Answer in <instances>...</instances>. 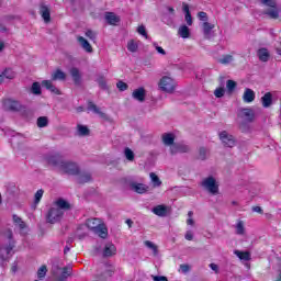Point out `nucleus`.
<instances>
[{
	"label": "nucleus",
	"instance_id": "1",
	"mask_svg": "<svg viewBox=\"0 0 281 281\" xmlns=\"http://www.w3.org/2000/svg\"><path fill=\"white\" fill-rule=\"evenodd\" d=\"M16 247V241L14 240V235L12 231L7 229L1 233L0 237V260H8L12 258V252Z\"/></svg>",
	"mask_w": 281,
	"mask_h": 281
},
{
	"label": "nucleus",
	"instance_id": "2",
	"mask_svg": "<svg viewBox=\"0 0 281 281\" xmlns=\"http://www.w3.org/2000/svg\"><path fill=\"white\" fill-rule=\"evenodd\" d=\"M86 226L88 229H91L93 234H97L100 238H106L109 236V229H106V226L104 223H102V220L100 218H89L86 221Z\"/></svg>",
	"mask_w": 281,
	"mask_h": 281
},
{
	"label": "nucleus",
	"instance_id": "3",
	"mask_svg": "<svg viewBox=\"0 0 281 281\" xmlns=\"http://www.w3.org/2000/svg\"><path fill=\"white\" fill-rule=\"evenodd\" d=\"M202 188L210 192V194H218V182H216L215 177H207L201 182Z\"/></svg>",
	"mask_w": 281,
	"mask_h": 281
},
{
	"label": "nucleus",
	"instance_id": "4",
	"mask_svg": "<svg viewBox=\"0 0 281 281\" xmlns=\"http://www.w3.org/2000/svg\"><path fill=\"white\" fill-rule=\"evenodd\" d=\"M59 170L60 172H64V175H80V167H78V164L74 161L64 160V164L61 165V168Z\"/></svg>",
	"mask_w": 281,
	"mask_h": 281
},
{
	"label": "nucleus",
	"instance_id": "5",
	"mask_svg": "<svg viewBox=\"0 0 281 281\" xmlns=\"http://www.w3.org/2000/svg\"><path fill=\"white\" fill-rule=\"evenodd\" d=\"M65 214L60 212L56 206H53L48 210V213L46 215L47 223H50L54 225V223H58L60 218H63Z\"/></svg>",
	"mask_w": 281,
	"mask_h": 281
},
{
	"label": "nucleus",
	"instance_id": "6",
	"mask_svg": "<svg viewBox=\"0 0 281 281\" xmlns=\"http://www.w3.org/2000/svg\"><path fill=\"white\" fill-rule=\"evenodd\" d=\"M159 87L161 91L172 93V91H175V80L168 76H165L160 79Z\"/></svg>",
	"mask_w": 281,
	"mask_h": 281
},
{
	"label": "nucleus",
	"instance_id": "7",
	"mask_svg": "<svg viewBox=\"0 0 281 281\" xmlns=\"http://www.w3.org/2000/svg\"><path fill=\"white\" fill-rule=\"evenodd\" d=\"M220 139L226 148H234V146H236V138L232 134L227 133V131L220 133Z\"/></svg>",
	"mask_w": 281,
	"mask_h": 281
},
{
	"label": "nucleus",
	"instance_id": "8",
	"mask_svg": "<svg viewBox=\"0 0 281 281\" xmlns=\"http://www.w3.org/2000/svg\"><path fill=\"white\" fill-rule=\"evenodd\" d=\"M237 117H240L246 122H254L256 114L254 113V110L250 108H241L238 110Z\"/></svg>",
	"mask_w": 281,
	"mask_h": 281
},
{
	"label": "nucleus",
	"instance_id": "9",
	"mask_svg": "<svg viewBox=\"0 0 281 281\" xmlns=\"http://www.w3.org/2000/svg\"><path fill=\"white\" fill-rule=\"evenodd\" d=\"M46 161L47 164H49V166H54V168H58V170H60V168H63V164H65L63 156L58 154L47 156Z\"/></svg>",
	"mask_w": 281,
	"mask_h": 281
},
{
	"label": "nucleus",
	"instance_id": "10",
	"mask_svg": "<svg viewBox=\"0 0 281 281\" xmlns=\"http://www.w3.org/2000/svg\"><path fill=\"white\" fill-rule=\"evenodd\" d=\"M179 153H190V146L183 143H173L170 147L171 155H179Z\"/></svg>",
	"mask_w": 281,
	"mask_h": 281
},
{
	"label": "nucleus",
	"instance_id": "11",
	"mask_svg": "<svg viewBox=\"0 0 281 281\" xmlns=\"http://www.w3.org/2000/svg\"><path fill=\"white\" fill-rule=\"evenodd\" d=\"M3 106H4V111H13V112L20 111L22 108L19 101H14L12 99L4 100Z\"/></svg>",
	"mask_w": 281,
	"mask_h": 281
},
{
	"label": "nucleus",
	"instance_id": "12",
	"mask_svg": "<svg viewBox=\"0 0 281 281\" xmlns=\"http://www.w3.org/2000/svg\"><path fill=\"white\" fill-rule=\"evenodd\" d=\"M54 205L57 210H59V212H61V214H65V212H69V210H71V204L63 198H59Z\"/></svg>",
	"mask_w": 281,
	"mask_h": 281
},
{
	"label": "nucleus",
	"instance_id": "13",
	"mask_svg": "<svg viewBox=\"0 0 281 281\" xmlns=\"http://www.w3.org/2000/svg\"><path fill=\"white\" fill-rule=\"evenodd\" d=\"M42 87H44V89H47V91H50V93H55V95H63L60 89L54 86V83L50 80H43Z\"/></svg>",
	"mask_w": 281,
	"mask_h": 281
},
{
	"label": "nucleus",
	"instance_id": "14",
	"mask_svg": "<svg viewBox=\"0 0 281 281\" xmlns=\"http://www.w3.org/2000/svg\"><path fill=\"white\" fill-rule=\"evenodd\" d=\"M151 212L156 216H160L161 218H164V217L168 216L169 207L164 204H159V205L155 206L154 209H151Z\"/></svg>",
	"mask_w": 281,
	"mask_h": 281
},
{
	"label": "nucleus",
	"instance_id": "15",
	"mask_svg": "<svg viewBox=\"0 0 281 281\" xmlns=\"http://www.w3.org/2000/svg\"><path fill=\"white\" fill-rule=\"evenodd\" d=\"M69 74L75 85L80 86L82 83V74H80V69L72 67L70 68Z\"/></svg>",
	"mask_w": 281,
	"mask_h": 281
},
{
	"label": "nucleus",
	"instance_id": "16",
	"mask_svg": "<svg viewBox=\"0 0 281 281\" xmlns=\"http://www.w3.org/2000/svg\"><path fill=\"white\" fill-rule=\"evenodd\" d=\"M40 14H41L42 19H44L45 23H49V21H52V14L49 11V7H47L45 3L41 4Z\"/></svg>",
	"mask_w": 281,
	"mask_h": 281
},
{
	"label": "nucleus",
	"instance_id": "17",
	"mask_svg": "<svg viewBox=\"0 0 281 281\" xmlns=\"http://www.w3.org/2000/svg\"><path fill=\"white\" fill-rule=\"evenodd\" d=\"M132 98L134 100H137V102H144L146 100V89L138 88L133 91Z\"/></svg>",
	"mask_w": 281,
	"mask_h": 281
},
{
	"label": "nucleus",
	"instance_id": "18",
	"mask_svg": "<svg viewBox=\"0 0 281 281\" xmlns=\"http://www.w3.org/2000/svg\"><path fill=\"white\" fill-rule=\"evenodd\" d=\"M243 100L247 104L254 102L256 100V92H254V90H251L249 88H246L244 91Z\"/></svg>",
	"mask_w": 281,
	"mask_h": 281
},
{
	"label": "nucleus",
	"instance_id": "19",
	"mask_svg": "<svg viewBox=\"0 0 281 281\" xmlns=\"http://www.w3.org/2000/svg\"><path fill=\"white\" fill-rule=\"evenodd\" d=\"M271 9H268L266 11H263V14L266 16H269V19H280V9H278V5L276 7H270Z\"/></svg>",
	"mask_w": 281,
	"mask_h": 281
},
{
	"label": "nucleus",
	"instance_id": "20",
	"mask_svg": "<svg viewBox=\"0 0 281 281\" xmlns=\"http://www.w3.org/2000/svg\"><path fill=\"white\" fill-rule=\"evenodd\" d=\"M131 189L134 192H137V194H145V192H148V187H146V184L143 183H131Z\"/></svg>",
	"mask_w": 281,
	"mask_h": 281
},
{
	"label": "nucleus",
	"instance_id": "21",
	"mask_svg": "<svg viewBox=\"0 0 281 281\" xmlns=\"http://www.w3.org/2000/svg\"><path fill=\"white\" fill-rule=\"evenodd\" d=\"M202 30H203L204 38L210 40L212 38V30H214V24L204 22L202 24Z\"/></svg>",
	"mask_w": 281,
	"mask_h": 281
},
{
	"label": "nucleus",
	"instance_id": "22",
	"mask_svg": "<svg viewBox=\"0 0 281 281\" xmlns=\"http://www.w3.org/2000/svg\"><path fill=\"white\" fill-rule=\"evenodd\" d=\"M261 104L263 109H269L271 104H273V94L271 92H267L262 98H261Z\"/></svg>",
	"mask_w": 281,
	"mask_h": 281
},
{
	"label": "nucleus",
	"instance_id": "23",
	"mask_svg": "<svg viewBox=\"0 0 281 281\" xmlns=\"http://www.w3.org/2000/svg\"><path fill=\"white\" fill-rule=\"evenodd\" d=\"M78 43L81 45L82 49H85V52H87L88 54H91L93 52V47L91 46L89 41H87V38L79 36Z\"/></svg>",
	"mask_w": 281,
	"mask_h": 281
},
{
	"label": "nucleus",
	"instance_id": "24",
	"mask_svg": "<svg viewBox=\"0 0 281 281\" xmlns=\"http://www.w3.org/2000/svg\"><path fill=\"white\" fill-rule=\"evenodd\" d=\"M115 251H117V249L115 248V245L106 244L103 250V256L105 258H111V256H115Z\"/></svg>",
	"mask_w": 281,
	"mask_h": 281
},
{
	"label": "nucleus",
	"instance_id": "25",
	"mask_svg": "<svg viewBox=\"0 0 281 281\" xmlns=\"http://www.w3.org/2000/svg\"><path fill=\"white\" fill-rule=\"evenodd\" d=\"M162 144L165 146H175V134L165 133L162 134Z\"/></svg>",
	"mask_w": 281,
	"mask_h": 281
},
{
	"label": "nucleus",
	"instance_id": "26",
	"mask_svg": "<svg viewBox=\"0 0 281 281\" xmlns=\"http://www.w3.org/2000/svg\"><path fill=\"white\" fill-rule=\"evenodd\" d=\"M105 21L109 23V25H115L116 23H120V16L115 15L113 12H106Z\"/></svg>",
	"mask_w": 281,
	"mask_h": 281
},
{
	"label": "nucleus",
	"instance_id": "27",
	"mask_svg": "<svg viewBox=\"0 0 281 281\" xmlns=\"http://www.w3.org/2000/svg\"><path fill=\"white\" fill-rule=\"evenodd\" d=\"M77 181L78 183H89L91 181V173L88 171L79 172Z\"/></svg>",
	"mask_w": 281,
	"mask_h": 281
},
{
	"label": "nucleus",
	"instance_id": "28",
	"mask_svg": "<svg viewBox=\"0 0 281 281\" xmlns=\"http://www.w3.org/2000/svg\"><path fill=\"white\" fill-rule=\"evenodd\" d=\"M88 111H92V113H95L97 115H100L101 117H104V112L100 111V108H98V105H95V103H93L92 101L88 102Z\"/></svg>",
	"mask_w": 281,
	"mask_h": 281
},
{
	"label": "nucleus",
	"instance_id": "29",
	"mask_svg": "<svg viewBox=\"0 0 281 281\" xmlns=\"http://www.w3.org/2000/svg\"><path fill=\"white\" fill-rule=\"evenodd\" d=\"M234 254H235V256H237V258H239V260H246V261L251 260V252L250 251L235 250Z\"/></svg>",
	"mask_w": 281,
	"mask_h": 281
},
{
	"label": "nucleus",
	"instance_id": "30",
	"mask_svg": "<svg viewBox=\"0 0 281 281\" xmlns=\"http://www.w3.org/2000/svg\"><path fill=\"white\" fill-rule=\"evenodd\" d=\"M52 80H67V74L60 69H57L52 74Z\"/></svg>",
	"mask_w": 281,
	"mask_h": 281
},
{
	"label": "nucleus",
	"instance_id": "31",
	"mask_svg": "<svg viewBox=\"0 0 281 281\" xmlns=\"http://www.w3.org/2000/svg\"><path fill=\"white\" fill-rule=\"evenodd\" d=\"M178 34L181 38H190V27L181 25L178 30Z\"/></svg>",
	"mask_w": 281,
	"mask_h": 281
},
{
	"label": "nucleus",
	"instance_id": "32",
	"mask_svg": "<svg viewBox=\"0 0 281 281\" xmlns=\"http://www.w3.org/2000/svg\"><path fill=\"white\" fill-rule=\"evenodd\" d=\"M258 57L261 63H267L269 60V50L267 48H260L258 50Z\"/></svg>",
	"mask_w": 281,
	"mask_h": 281
},
{
	"label": "nucleus",
	"instance_id": "33",
	"mask_svg": "<svg viewBox=\"0 0 281 281\" xmlns=\"http://www.w3.org/2000/svg\"><path fill=\"white\" fill-rule=\"evenodd\" d=\"M207 155H210V150H207V148H199L198 159H200L201 161H205V159H207Z\"/></svg>",
	"mask_w": 281,
	"mask_h": 281
},
{
	"label": "nucleus",
	"instance_id": "34",
	"mask_svg": "<svg viewBox=\"0 0 281 281\" xmlns=\"http://www.w3.org/2000/svg\"><path fill=\"white\" fill-rule=\"evenodd\" d=\"M78 135L80 137H87V135H89L90 131L89 127L85 126V125H78Z\"/></svg>",
	"mask_w": 281,
	"mask_h": 281
},
{
	"label": "nucleus",
	"instance_id": "35",
	"mask_svg": "<svg viewBox=\"0 0 281 281\" xmlns=\"http://www.w3.org/2000/svg\"><path fill=\"white\" fill-rule=\"evenodd\" d=\"M49 124V119L47 116H40L37 119V126L38 128H45Z\"/></svg>",
	"mask_w": 281,
	"mask_h": 281
},
{
	"label": "nucleus",
	"instance_id": "36",
	"mask_svg": "<svg viewBox=\"0 0 281 281\" xmlns=\"http://www.w3.org/2000/svg\"><path fill=\"white\" fill-rule=\"evenodd\" d=\"M151 182L154 183V188H159L161 186V180L159 179V176L155 172H151L149 175Z\"/></svg>",
	"mask_w": 281,
	"mask_h": 281
},
{
	"label": "nucleus",
	"instance_id": "37",
	"mask_svg": "<svg viewBox=\"0 0 281 281\" xmlns=\"http://www.w3.org/2000/svg\"><path fill=\"white\" fill-rule=\"evenodd\" d=\"M234 61V56L232 55H224L222 58L218 59L221 65H229V63Z\"/></svg>",
	"mask_w": 281,
	"mask_h": 281
},
{
	"label": "nucleus",
	"instance_id": "38",
	"mask_svg": "<svg viewBox=\"0 0 281 281\" xmlns=\"http://www.w3.org/2000/svg\"><path fill=\"white\" fill-rule=\"evenodd\" d=\"M124 156L127 159V161H134L135 160V153L132 151L131 148L126 147L124 149Z\"/></svg>",
	"mask_w": 281,
	"mask_h": 281
},
{
	"label": "nucleus",
	"instance_id": "39",
	"mask_svg": "<svg viewBox=\"0 0 281 281\" xmlns=\"http://www.w3.org/2000/svg\"><path fill=\"white\" fill-rule=\"evenodd\" d=\"M71 266H67L63 268L61 271V280H67V278H69V276H71Z\"/></svg>",
	"mask_w": 281,
	"mask_h": 281
},
{
	"label": "nucleus",
	"instance_id": "40",
	"mask_svg": "<svg viewBox=\"0 0 281 281\" xmlns=\"http://www.w3.org/2000/svg\"><path fill=\"white\" fill-rule=\"evenodd\" d=\"M236 234L238 236H243V234H245V223L243 221H239L236 224Z\"/></svg>",
	"mask_w": 281,
	"mask_h": 281
},
{
	"label": "nucleus",
	"instance_id": "41",
	"mask_svg": "<svg viewBox=\"0 0 281 281\" xmlns=\"http://www.w3.org/2000/svg\"><path fill=\"white\" fill-rule=\"evenodd\" d=\"M43 194H45V191L43 189H40L36 191L34 195V204L38 205L41 203V199H43Z\"/></svg>",
	"mask_w": 281,
	"mask_h": 281
},
{
	"label": "nucleus",
	"instance_id": "42",
	"mask_svg": "<svg viewBox=\"0 0 281 281\" xmlns=\"http://www.w3.org/2000/svg\"><path fill=\"white\" fill-rule=\"evenodd\" d=\"M2 80L3 78H7L8 80H12L14 78V71H12V69L7 68L2 74Z\"/></svg>",
	"mask_w": 281,
	"mask_h": 281
},
{
	"label": "nucleus",
	"instance_id": "43",
	"mask_svg": "<svg viewBox=\"0 0 281 281\" xmlns=\"http://www.w3.org/2000/svg\"><path fill=\"white\" fill-rule=\"evenodd\" d=\"M145 246L148 247V249L153 250L154 256H157L159 254V250L157 249V246L153 241L146 240Z\"/></svg>",
	"mask_w": 281,
	"mask_h": 281
},
{
	"label": "nucleus",
	"instance_id": "44",
	"mask_svg": "<svg viewBox=\"0 0 281 281\" xmlns=\"http://www.w3.org/2000/svg\"><path fill=\"white\" fill-rule=\"evenodd\" d=\"M31 91L34 95H41V83L38 82H33L31 87Z\"/></svg>",
	"mask_w": 281,
	"mask_h": 281
},
{
	"label": "nucleus",
	"instance_id": "45",
	"mask_svg": "<svg viewBox=\"0 0 281 281\" xmlns=\"http://www.w3.org/2000/svg\"><path fill=\"white\" fill-rule=\"evenodd\" d=\"M45 276H47V266H42L38 270H37V278L40 280H43V278H45Z\"/></svg>",
	"mask_w": 281,
	"mask_h": 281
},
{
	"label": "nucleus",
	"instance_id": "46",
	"mask_svg": "<svg viewBox=\"0 0 281 281\" xmlns=\"http://www.w3.org/2000/svg\"><path fill=\"white\" fill-rule=\"evenodd\" d=\"M127 49L134 54L138 49L137 43H135V41H130L127 43Z\"/></svg>",
	"mask_w": 281,
	"mask_h": 281
},
{
	"label": "nucleus",
	"instance_id": "47",
	"mask_svg": "<svg viewBox=\"0 0 281 281\" xmlns=\"http://www.w3.org/2000/svg\"><path fill=\"white\" fill-rule=\"evenodd\" d=\"M13 221L19 225L20 229H25V222L21 217L13 215Z\"/></svg>",
	"mask_w": 281,
	"mask_h": 281
},
{
	"label": "nucleus",
	"instance_id": "48",
	"mask_svg": "<svg viewBox=\"0 0 281 281\" xmlns=\"http://www.w3.org/2000/svg\"><path fill=\"white\" fill-rule=\"evenodd\" d=\"M262 5H267L268 8H276L278 5V2L276 0H260Z\"/></svg>",
	"mask_w": 281,
	"mask_h": 281
},
{
	"label": "nucleus",
	"instance_id": "49",
	"mask_svg": "<svg viewBox=\"0 0 281 281\" xmlns=\"http://www.w3.org/2000/svg\"><path fill=\"white\" fill-rule=\"evenodd\" d=\"M97 82H98V85H99V87H100L101 89H104V90L108 89L106 80H105L102 76H100V77L97 79Z\"/></svg>",
	"mask_w": 281,
	"mask_h": 281
},
{
	"label": "nucleus",
	"instance_id": "50",
	"mask_svg": "<svg viewBox=\"0 0 281 281\" xmlns=\"http://www.w3.org/2000/svg\"><path fill=\"white\" fill-rule=\"evenodd\" d=\"M226 87H227L228 92L232 93L234 91V89H236V81L227 80Z\"/></svg>",
	"mask_w": 281,
	"mask_h": 281
},
{
	"label": "nucleus",
	"instance_id": "51",
	"mask_svg": "<svg viewBox=\"0 0 281 281\" xmlns=\"http://www.w3.org/2000/svg\"><path fill=\"white\" fill-rule=\"evenodd\" d=\"M86 36L90 38V41H95L98 33L93 32L92 30L86 31Z\"/></svg>",
	"mask_w": 281,
	"mask_h": 281
},
{
	"label": "nucleus",
	"instance_id": "52",
	"mask_svg": "<svg viewBox=\"0 0 281 281\" xmlns=\"http://www.w3.org/2000/svg\"><path fill=\"white\" fill-rule=\"evenodd\" d=\"M137 32H138V34H140V36H144L145 38H148V33L146 32V26L139 25L137 27Z\"/></svg>",
	"mask_w": 281,
	"mask_h": 281
},
{
	"label": "nucleus",
	"instance_id": "53",
	"mask_svg": "<svg viewBox=\"0 0 281 281\" xmlns=\"http://www.w3.org/2000/svg\"><path fill=\"white\" fill-rule=\"evenodd\" d=\"M215 98H223L225 95V88H217L214 91Z\"/></svg>",
	"mask_w": 281,
	"mask_h": 281
},
{
	"label": "nucleus",
	"instance_id": "54",
	"mask_svg": "<svg viewBox=\"0 0 281 281\" xmlns=\"http://www.w3.org/2000/svg\"><path fill=\"white\" fill-rule=\"evenodd\" d=\"M116 87H117L119 91H126V89H128V85L124 81H119L116 83Z\"/></svg>",
	"mask_w": 281,
	"mask_h": 281
},
{
	"label": "nucleus",
	"instance_id": "55",
	"mask_svg": "<svg viewBox=\"0 0 281 281\" xmlns=\"http://www.w3.org/2000/svg\"><path fill=\"white\" fill-rule=\"evenodd\" d=\"M198 19H200V21H204L205 23H207V13L200 11L198 13Z\"/></svg>",
	"mask_w": 281,
	"mask_h": 281
},
{
	"label": "nucleus",
	"instance_id": "56",
	"mask_svg": "<svg viewBox=\"0 0 281 281\" xmlns=\"http://www.w3.org/2000/svg\"><path fill=\"white\" fill-rule=\"evenodd\" d=\"M180 271L181 273H188L190 271V266L187 263L180 265Z\"/></svg>",
	"mask_w": 281,
	"mask_h": 281
},
{
	"label": "nucleus",
	"instance_id": "57",
	"mask_svg": "<svg viewBox=\"0 0 281 281\" xmlns=\"http://www.w3.org/2000/svg\"><path fill=\"white\" fill-rule=\"evenodd\" d=\"M184 238L186 240H193L194 234L192 233V231H187Z\"/></svg>",
	"mask_w": 281,
	"mask_h": 281
},
{
	"label": "nucleus",
	"instance_id": "58",
	"mask_svg": "<svg viewBox=\"0 0 281 281\" xmlns=\"http://www.w3.org/2000/svg\"><path fill=\"white\" fill-rule=\"evenodd\" d=\"M154 281H168V277H159V276H153Z\"/></svg>",
	"mask_w": 281,
	"mask_h": 281
},
{
	"label": "nucleus",
	"instance_id": "59",
	"mask_svg": "<svg viewBox=\"0 0 281 281\" xmlns=\"http://www.w3.org/2000/svg\"><path fill=\"white\" fill-rule=\"evenodd\" d=\"M209 267L210 269H212V271H214L215 273H218V265L210 263Z\"/></svg>",
	"mask_w": 281,
	"mask_h": 281
},
{
	"label": "nucleus",
	"instance_id": "60",
	"mask_svg": "<svg viewBox=\"0 0 281 281\" xmlns=\"http://www.w3.org/2000/svg\"><path fill=\"white\" fill-rule=\"evenodd\" d=\"M186 21H187V25H192V14L190 13L186 14Z\"/></svg>",
	"mask_w": 281,
	"mask_h": 281
},
{
	"label": "nucleus",
	"instance_id": "61",
	"mask_svg": "<svg viewBox=\"0 0 281 281\" xmlns=\"http://www.w3.org/2000/svg\"><path fill=\"white\" fill-rule=\"evenodd\" d=\"M156 50L158 52V54L166 56V50L161 46H156Z\"/></svg>",
	"mask_w": 281,
	"mask_h": 281
},
{
	"label": "nucleus",
	"instance_id": "62",
	"mask_svg": "<svg viewBox=\"0 0 281 281\" xmlns=\"http://www.w3.org/2000/svg\"><path fill=\"white\" fill-rule=\"evenodd\" d=\"M252 212H257L258 214H262V207L260 206H254Z\"/></svg>",
	"mask_w": 281,
	"mask_h": 281
},
{
	"label": "nucleus",
	"instance_id": "63",
	"mask_svg": "<svg viewBox=\"0 0 281 281\" xmlns=\"http://www.w3.org/2000/svg\"><path fill=\"white\" fill-rule=\"evenodd\" d=\"M183 12L186 14H190V7L188 4H186V3H183Z\"/></svg>",
	"mask_w": 281,
	"mask_h": 281
},
{
	"label": "nucleus",
	"instance_id": "64",
	"mask_svg": "<svg viewBox=\"0 0 281 281\" xmlns=\"http://www.w3.org/2000/svg\"><path fill=\"white\" fill-rule=\"evenodd\" d=\"M164 23H166V25H172V21L166 16H164Z\"/></svg>",
	"mask_w": 281,
	"mask_h": 281
}]
</instances>
